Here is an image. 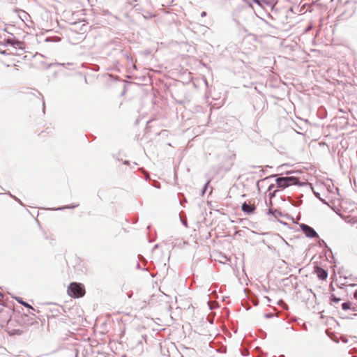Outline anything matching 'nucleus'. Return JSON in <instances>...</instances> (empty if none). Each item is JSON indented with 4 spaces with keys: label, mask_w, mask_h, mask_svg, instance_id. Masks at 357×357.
Instances as JSON below:
<instances>
[{
    "label": "nucleus",
    "mask_w": 357,
    "mask_h": 357,
    "mask_svg": "<svg viewBox=\"0 0 357 357\" xmlns=\"http://www.w3.org/2000/svg\"><path fill=\"white\" fill-rule=\"evenodd\" d=\"M314 273H316L317 277L321 280H326L328 277L327 271L319 266H315Z\"/></svg>",
    "instance_id": "nucleus-6"
},
{
    "label": "nucleus",
    "mask_w": 357,
    "mask_h": 357,
    "mask_svg": "<svg viewBox=\"0 0 357 357\" xmlns=\"http://www.w3.org/2000/svg\"><path fill=\"white\" fill-rule=\"evenodd\" d=\"M300 227L307 237H309V238L318 237L317 233L314 231V229L313 228L310 227V226L305 225V224H301L300 225Z\"/></svg>",
    "instance_id": "nucleus-4"
},
{
    "label": "nucleus",
    "mask_w": 357,
    "mask_h": 357,
    "mask_svg": "<svg viewBox=\"0 0 357 357\" xmlns=\"http://www.w3.org/2000/svg\"><path fill=\"white\" fill-rule=\"evenodd\" d=\"M242 211L248 215L253 214L256 210V206L255 204H252L250 202H244L241 206Z\"/></svg>",
    "instance_id": "nucleus-5"
},
{
    "label": "nucleus",
    "mask_w": 357,
    "mask_h": 357,
    "mask_svg": "<svg viewBox=\"0 0 357 357\" xmlns=\"http://www.w3.org/2000/svg\"><path fill=\"white\" fill-rule=\"evenodd\" d=\"M85 293V287L82 283L72 282L68 288V294L73 298L83 297Z\"/></svg>",
    "instance_id": "nucleus-1"
},
{
    "label": "nucleus",
    "mask_w": 357,
    "mask_h": 357,
    "mask_svg": "<svg viewBox=\"0 0 357 357\" xmlns=\"http://www.w3.org/2000/svg\"><path fill=\"white\" fill-rule=\"evenodd\" d=\"M331 300L333 302L338 303L340 301V298H336L334 295H332Z\"/></svg>",
    "instance_id": "nucleus-11"
},
{
    "label": "nucleus",
    "mask_w": 357,
    "mask_h": 357,
    "mask_svg": "<svg viewBox=\"0 0 357 357\" xmlns=\"http://www.w3.org/2000/svg\"><path fill=\"white\" fill-rule=\"evenodd\" d=\"M3 295L1 292H0V303L3 301Z\"/></svg>",
    "instance_id": "nucleus-13"
},
{
    "label": "nucleus",
    "mask_w": 357,
    "mask_h": 357,
    "mask_svg": "<svg viewBox=\"0 0 357 357\" xmlns=\"http://www.w3.org/2000/svg\"><path fill=\"white\" fill-rule=\"evenodd\" d=\"M342 307L344 310H347L351 308V303L347 302V303H342Z\"/></svg>",
    "instance_id": "nucleus-9"
},
{
    "label": "nucleus",
    "mask_w": 357,
    "mask_h": 357,
    "mask_svg": "<svg viewBox=\"0 0 357 357\" xmlns=\"http://www.w3.org/2000/svg\"><path fill=\"white\" fill-rule=\"evenodd\" d=\"M202 15V17H203V16H205V15H206V13H205V12H203V13H202V15Z\"/></svg>",
    "instance_id": "nucleus-16"
},
{
    "label": "nucleus",
    "mask_w": 357,
    "mask_h": 357,
    "mask_svg": "<svg viewBox=\"0 0 357 357\" xmlns=\"http://www.w3.org/2000/svg\"><path fill=\"white\" fill-rule=\"evenodd\" d=\"M234 159H235L234 156H230V157L227 158L225 159V160L224 161V164L226 166L225 169L227 171H229L231 169V168L234 166Z\"/></svg>",
    "instance_id": "nucleus-8"
},
{
    "label": "nucleus",
    "mask_w": 357,
    "mask_h": 357,
    "mask_svg": "<svg viewBox=\"0 0 357 357\" xmlns=\"http://www.w3.org/2000/svg\"><path fill=\"white\" fill-rule=\"evenodd\" d=\"M13 45H16L17 46H19L21 52H22V49L21 48L20 43L19 42H16L15 43H13Z\"/></svg>",
    "instance_id": "nucleus-12"
},
{
    "label": "nucleus",
    "mask_w": 357,
    "mask_h": 357,
    "mask_svg": "<svg viewBox=\"0 0 357 357\" xmlns=\"http://www.w3.org/2000/svg\"><path fill=\"white\" fill-rule=\"evenodd\" d=\"M0 53L12 56H21L22 54V53H18L17 48L14 46L12 48H8L3 51H1Z\"/></svg>",
    "instance_id": "nucleus-7"
},
{
    "label": "nucleus",
    "mask_w": 357,
    "mask_h": 357,
    "mask_svg": "<svg viewBox=\"0 0 357 357\" xmlns=\"http://www.w3.org/2000/svg\"><path fill=\"white\" fill-rule=\"evenodd\" d=\"M15 60L13 59H11L10 61H8V63H7V66H9L10 64L9 63V62H15Z\"/></svg>",
    "instance_id": "nucleus-14"
},
{
    "label": "nucleus",
    "mask_w": 357,
    "mask_h": 357,
    "mask_svg": "<svg viewBox=\"0 0 357 357\" xmlns=\"http://www.w3.org/2000/svg\"><path fill=\"white\" fill-rule=\"evenodd\" d=\"M354 297L357 300V290L355 291Z\"/></svg>",
    "instance_id": "nucleus-15"
},
{
    "label": "nucleus",
    "mask_w": 357,
    "mask_h": 357,
    "mask_svg": "<svg viewBox=\"0 0 357 357\" xmlns=\"http://www.w3.org/2000/svg\"><path fill=\"white\" fill-rule=\"evenodd\" d=\"M24 100L29 103L43 104L40 94L38 92L29 91L24 94Z\"/></svg>",
    "instance_id": "nucleus-3"
},
{
    "label": "nucleus",
    "mask_w": 357,
    "mask_h": 357,
    "mask_svg": "<svg viewBox=\"0 0 357 357\" xmlns=\"http://www.w3.org/2000/svg\"><path fill=\"white\" fill-rule=\"evenodd\" d=\"M17 301H18L19 303H20L24 306H25L26 307H29V308H31V309H33V307L29 304H28L27 303L24 302L22 301H20V300H17Z\"/></svg>",
    "instance_id": "nucleus-10"
},
{
    "label": "nucleus",
    "mask_w": 357,
    "mask_h": 357,
    "mask_svg": "<svg viewBox=\"0 0 357 357\" xmlns=\"http://www.w3.org/2000/svg\"><path fill=\"white\" fill-rule=\"evenodd\" d=\"M298 183V179L294 176L279 177L276 179L277 186L280 188H285L292 185H297Z\"/></svg>",
    "instance_id": "nucleus-2"
}]
</instances>
